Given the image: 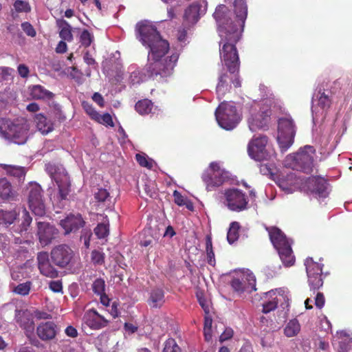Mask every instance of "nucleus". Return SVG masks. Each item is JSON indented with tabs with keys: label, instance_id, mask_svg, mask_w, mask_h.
<instances>
[{
	"label": "nucleus",
	"instance_id": "774afa93",
	"mask_svg": "<svg viewBox=\"0 0 352 352\" xmlns=\"http://www.w3.org/2000/svg\"><path fill=\"white\" fill-rule=\"evenodd\" d=\"M91 236H92V232H85V234H83L80 236V239H84V244H85L86 248H89V247Z\"/></svg>",
	"mask_w": 352,
	"mask_h": 352
},
{
	"label": "nucleus",
	"instance_id": "c9c22d12",
	"mask_svg": "<svg viewBox=\"0 0 352 352\" xmlns=\"http://www.w3.org/2000/svg\"><path fill=\"white\" fill-rule=\"evenodd\" d=\"M206 249L207 255V262L210 265H216L215 253L212 246V238L211 235L206 236Z\"/></svg>",
	"mask_w": 352,
	"mask_h": 352
},
{
	"label": "nucleus",
	"instance_id": "b1692460",
	"mask_svg": "<svg viewBox=\"0 0 352 352\" xmlns=\"http://www.w3.org/2000/svg\"><path fill=\"white\" fill-rule=\"evenodd\" d=\"M16 196V192L12 183L6 177L0 179V198L4 201H12Z\"/></svg>",
	"mask_w": 352,
	"mask_h": 352
},
{
	"label": "nucleus",
	"instance_id": "ea45409f",
	"mask_svg": "<svg viewBox=\"0 0 352 352\" xmlns=\"http://www.w3.org/2000/svg\"><path fill=\"white\" fill-rule=\"evenodd\" d=\"M32 286L31 280H27L25 283H21L14 287L12 291L18 295L26 296L30 293Z\"/></svg>",
	"mask_w": 352,
	"mask_h": 352
},
{
	"label": "nucleus",
	"instance_id": "13d9d810",
	"mask_svg": "<svg viewBox=\"0 0 352 352\" xmlns=\"http://www.w3.org/2000/svg\"><path fill=\"white\" fill-rule=\"evenodd\" d=\"M325 304V297L323 293L318 292L315 298V305L318 308H322Z\"/></svg>",
	"mask_w": 352,
	"mask_h": 352
},
{
	"label": "nucleus",
	"instance_id": "c85d7f7f",
	"mask_svg": "<svg viewBox=\"0 0 352 352\" xmlns=\"http://www.w3.org/2000/svg\"><path fill=\"white\" fill-rule=\"evenodd\" d=\"M30 95L35 100H51L54 96V94L40 85H33L31 87Z\"/></svg>",
	"mask_w": 352,
	"mask_h": 352
},
{
	"label": "nucleus",
	"instance_id": "cd10ccee",
	"mask_svg": "<svg viewBox=\"0 0 352 352\" xmlns=\"http://www.w3.org/2000/svg\"><path fill=\"white\" fill-rule=\"evenodd\" d=\"M201 6V3H198V1H195L194 3H190L185 10L184 16L185 19L190 23L197 22L200 16Z\"/></svg>",
	"mask_w": 352,
	"mask_h": 352
},
{
	"label": "nucleus",
	"instance_id": "5701e85b",
	"mask_svg": "<svg viewBox=\"0 0 352 352\" xmlns=\"http://www.w3.org/2000/svg\"><path fill=\"white\" fill-rule=\"evenodd\" d=\"M95 203L102 210L111 209L113 207L114 202L107 188H98L94 193Z\"/></svg>",
	"mask_w": 352,
	"mask_h": 352
},
{
	"label": "nucleus",
	"instance_id": "39448f33",
	"mask_svg": "<svg viewBox=\"0 0 352 352\" xmlns=\"http://www.w3.org/2000/svg\"><path fill=\"white\" fill-rule=\"evenodd\" d=\"M29 126L25 121L0 118V135L14 144H23L28 140Z\"/></svg>",
	"mask_w": 352,
	"mask_h": 352
},
{
	"label": "nucleus",
	"instance_id": "2f4dec72",
	"mask_svg": "<svg viewBox=\"0 0 352 352\" xmlns=\"http://www.w3.org/2000/svg\"><path fill=\"white\" fill-rule=\"evenodd\" d=\"M0 166L3 168L8 175L16 177L18 180H24L26 176V170L23 166H14V165L3 164Z\"/></svg>",
	"mask_w": 352,
	"mask_h": 352
},
{
	"label": "nucleus",
	"instance_id": "9d476101",
	"mask_svg": "<svg viewBox=\"0 0 352 352\" xmlns=\"http://www.w3.org/2000/svg\"><path fill=\"white\" fill-rule=\"evenodd\" d=\"M272 116L270 105L263 103L261 105H254L251 107L250 116L248 118V123L251 130H256L257 128L267 127Z\"/></svg>",
	"mask_w": 352,
	"mask_h": 352
},
{
	"label": "nucleus",
	"instance_id": "79ce46f5",
	"mask_svg": "<svg viewBox=\"0 0 352 352\" xmlns=\"http://www.w3.org/2000/svg\"><path fill=\"white\" fill-rule=\"evenodd\" d=\"M162 352H181L180 348L177 344L175 339L168 338L165 341Z\"/></svg>",
	"mask_w": 352,
	"mask_h": 352
},
{
	"label": "nucleus",
	"instance_id": "6e6d98bb",
	"mask_svg": "<svg viewBox=\"0 0 352 352\" xmlns=\"http://www.w3.org/2000/svg\"><path fill=\"white\" fill-rule=\"evenodd\" d=\"M50 289L52 291L55 292L56 293H59V292H63V283L60 280H51L50 282Z\"/></svg>",
	"mask_w": 352,
	"mask_h": 352
},
{
	"label": "nucleus",
	"instance_id": "dca6fc26",
	"mask_svg": "<svg viewBox=\"0 0 352 352\" xmlns=\"http://www.w3.org/2000/svg\"><path fill=\"white\" fill-rule=\"evenodd\" d=\"M109 320L105 316L100 315L96 309H87L82 317V324H85L91 329H101L107 327Z\"/></svg>",
	"mask_w": 352,
	"mask_h": 352
},
{
	"label": "nucleus",
	"instance_id": "2eb2a0df",
	"mask_svg": "<svg viewBox=\"0 0 352 352\" xmlns=\"http://www.w3.org/2000/svg\"><path fill=\"white\" fill-rule=\"evenodd\" d=\"M234 13L235 18L234 20H232L233 28L239 32L240 39L248 16L246 0H234Z\"/></svg>",
	"mask_w": 352,
	"mask_h": 352
},
{
	"label": "nucleus",
	"instance_id": "09e8293b",
	"mask_svg": "<svg viewBox=\"0 0 352 352\" xmlns=\"http://www.w3.org/2000/svg\"><path fill=\"white\" fill-rule=\"evenodd\" d=\"M338 352H352V338L345 339L338 343Z\"/></svg>",
	"mask_w": 352,
	"mask_h": 352
},
{
	"label": "nucleus",
	"instance_id": "c756f323",
	"mask_svg": "<svg viewBox=\"0 0 352 352\" xmlns=\"http://www.w3.org/2000/svg\"><path fill=\"white\" fill-rule=\"evenodd\" d=\"M34 120L38 129L43 134L49 133V132L52 131L54 129L53 122L49 120L45 115L41 114V113L36 115Z\"/></svg>",
	"mask_w": 352,
	"mask_h": 352
},
{
	"label": "nucleus",
	"instance_id": "bf43d9fd",
	"mask_svg": "<svg viewBox=\"0 0 352 352\" xmlns=\"http://www.w3.org/2000/svg\"><path fill=\"white\" fill-rule=\"evenodd\" d=\"M17 70L19 74L23 78H26L28 76H29V67H28V66H26L25 64L18 65Z\"/></svg>",
	"mask_w": 352,
	"mask_h": 352
},
{
	"label": "nucleus",
	"instance_id": "bb28decb",
	"mask_svg": "<svg viewBox=\"0 0 352 352\" xmlns=\"http://www.w3.org/2000/svg\"><path fill=\"white\" fill-rule=\"evenodd\" d=\"M33 218L30 215L28 209L24 208L22 210V215L21 218V223L19 226L14 230L15 232H18L21 236H25L28 233L29 228H30L32 223Z\"/></svg>",
	"mask_w": 352,
	"mask_h": 352
},
{
	"label": "nucleus",
	"instance_id": "ddd939ff",
	"mask_svg": "<svg viewBox=\"0 0 352 352\" xmlns=\"http://www.w3.org/2000/svg\"><path fill=\"white\" fill-rule=\"evenodd\" d=\"M225 204L231 211H243L247 209L249 199L245 192L239 188H228L224 192Z\"/></svg>",
	"mask_w": 352,
	"mask_h": 352
},
{
	"label": "nucleus",
	"instance_id": "603ef678",
	"mask_svg": "<svg viewBox=\"0 0 352 352\" xmlns=\"http://www.w3.org/2000/svg\"><path fill=\"white\" fill-rule=\"evenodd\" d=\"M197 300H198L199 305H201V307H202L204 311L207 314H208V313L210 311V305H209L208 301L206 300V299L205 298L203 293H197Z\"/></svg>",
	"mask_w": 352,
	"mask_h": 352
},
{
	"label": "nucleus",
	"instance_id": "a878e982",
	"mask_svg": "<svg viewBox=\"0 0 352 352\" xmlns=\"http://www.w3.org/2000/svg\"><path fill=\"white\" fill-rule=\"evenodd\" d=\"M19 213L16 209L5 210V209L0 208V226L3 228H9L19 218Z\"/></svg>",
	"mask_w": 352,
	"mask_h": 352
},
{
	"label": "nucleus",
	"instance_id": "4468645a",
	"mask_svg": "<svg viewBox=\"0 0 352 352\" xmlns=\"http://www.w3.org/2000/svg\"><path fill=\"white\" fill-rule=\"evenodd\" d=\"M59 231L55 226L48 221H36V235L43 247L50 245L57 239Z\"/></svg>",
	"mask_w": 352,
	"mask_h": 352
},
{
	"label": "nucleus",
	"instance_id": "f257e3e1",
	"mask_svg": "<svg viewBox=\"0 0 352 352\" xmlns=\"http://www.w3.org/2000/svg\"><path fill=\"white\" fill-rule=\"evenodd\" d=\"M137 38L142 45L149 48L148 63L145 65L146 74L152 78H164L173 73L179 59V54L173 53L163 59L168 52L170 44L164 39L156 26L148 21H141L136 24Z\"/></svg>",
	"mask_w": 352,
	"mask_h": 352
},
{
	"label": "nucleus",
	"instance_id": "393cba45",
	"mask_svg": "<svg viewBox=\"0 0 352 352\" xmlns=\"http://www.w3.org/2000/svg\"><path fill=\"white\" fill-rule=\"evenodd\" d=\"M165 302L164 292L163 289L155 288L150 292V296L148 298V304L151 307L160 308Z\"/></svg>",
	"mask_w": 352,
	"mask_h": 352
},
{
	"label": "nucleus",
	"instance_id": "0eeeda50",
	"mask_svg": "<svg viewBox=\"0 0 352 352\" xmlns=\"http://www.w3.org/2000/svg\"><path fill=\"white\" fill-rule=\"evenodd\" d=\"M315 150L311 146H305L294 154H289L285 160V166L298 171L311 173L314 168Z\"/></svg>",
	"mask_w": 352,
	"mask_h": 352
},
{
	"label": "nucleus",
	"instance_id": "aec40b11",
	"mask_svg": "<svg viewBox=\"0 0 352 352\" xmlns=\"http://www.w3.org/2000/svg\"><path fill=\"white\" fill-rule=\"evenodd\" d=\"M58 332V327L52 320L42 322L36 327V334L43 341H50L54 339Z\"/></svg>",
	"mask_w": 352,
	"mask_h": 352
},
{
	"label": "nucleus",
	"instance_id": "8fccbe9b",
	"mask_svg": "<svg viewBox=\"0 0 352 352\" xmlns=\"http://www.w3.org/2000/svg\"><path fill=\"white\" fill-rule=\"evenodd\" d=\"M99 123L104 124V125L111 126L113 127L114 123L113 118L109 113H104L103 115L98 113V121Z\"/></svg>",
	"mask_w": 352,
	"mask_h": 352
},
{
	"label": "nucleus",
	"instance_id": "0e129e2a",
	"mask_svg": "<svg viewBox=\"0 0 352 352\" xmlns=\"http://www.w3.org/2000/svg\"><path fill=\"white\" fill-rule=\"evenodd\" d=\"M221 166L219 163L218 162H211L209 166V168L206 172H209V173H211V175L214 176L217 172H218L219 169L220 168Z\"/></svg>",
	"mask_w": 352,
	"mask_h": 352
},
{
	"label": "nucleus",
	"instance_id": "7c9ffc66",
	"mask_svg": "<svg viewBox=\"0 0 352 352\" xmlns=\"http://www.w3.org/2000/svg\"><path fill=\"white\" fill-rule=\"evenodd\" d=\"M56 25L60 29L59 36L65 41H72L74 36L70 24L65 19H58L56 20Z\"/></svg>",
	"mask_w": 352,
	"mask_h": 352
},
{
	"label": "nucleus",
	"instance_id": "f03ea898",
	"mask_svg": "<svg viewBox=\"0 0 352 352\" xmlns=\"http://www.w3.org/2000/svg\"><path fill=\"white\" fill-rule=\"evenodd\" d=\"M230 10L225 5L216 8L213 17L219 28L221 43L220 58L230 73L238 72L240 60L236 44L240 40V32L233 28V20L228 16Z\"/></svg>",
	"mask_w": 352,
	"mask_h": 352
},
{
	"label": "nucleus",
	"instance_id": "69168bd1",
	"mask_svg": "<svg viewBox=\"0 0 352 352\" xmlns=\"http://www.w3.org/2000/svg\"><path fill=\"white\" fill-rule=\"evenodd\" d=\"M67 44L63 39L59 41L58 44L56 47V52L58 54H64V52H67Z\"/></svg>",
	"mask_w": 352,
	"mask_h": 352
},
{
	"label": "nucleus",
	"instance_id": "338daca9",
	"mask_svg": "<svg viewBox=\"0 0 352 352\" xmlns=\"http://www.w3.org/2000/svg\"><path fill=\"white\" fill-rule=\"evenodd\" d=\"M155 241V239L154 236H150L147 238L142 239V240L140 241V243L141 245H143L144 247H148V245H153L154 242Z\"/></svg>",
	"mask_w": 352,
	"mask_h": 352
},
{
	"label": "nucleus",
	"instance_id": "4be33fe9",
	"mask_svg": "<svg viewBox=\"0 0 352 352\" xmlns=\"http://www.w3.org/2000/svg\"><path fill=\"white\" fill-rule=\"evenodd\" d=\"M228 178V173L221 167L214 177L210 173H204L201 175V179L206 183L208 190H212L216 186H221Z\"/></svg>",
	"mask_w": 352,
	"mask_h": 352
},
{
	"label": "nucleus",
	"instance_id": "6ab92c4d",
	"mask_svg": "<svg viewBox=\"0 0 352 352\" xmlns=\"http://www.w3.org/2000/svg\"><path fill=\"white\" fill-rule=\"evenodd\" d=\"M307 184L309 190L315 197H326L328 196V183L324 177H309Z\"/></svg>",
	"mask_w": 352,
	"mask_h": 352
},
{
	"label": "nucleus",
	"instance_id": "a19ab883",
	"mask_svg": "<svg viewBox=\"0 0 352 352\" xmlns=\"http://www.w3.org/2000/svg\"><path fill=\"white\" fill-rule=\"evenodd\" d=\"M105 281L104 278H96L92 283V290L95 294L101 296L105 291Z\"/></svg>",
	"mask_w": 352,
	"mask_h": 352
},
{
	"label": "nucleus",
	"instance_id": "4c0bfd02",
	"mask_svg": "<svg viewBox=\"0 0 352 352\" xmlns=\"http://www.w3.org/2000/svg\"><path fill=\"white\" fill-rule=\"evenodd\" d=\"M300 331V324L298 320H291L284 328V333L287 337H294Z\"/></svg>",
	"mask_w": 352,
	"mask_h": 352
},
{
	"label": "nucleus",
	"instance_id": "e433bc0d",
	"mask_svg": "<svg viewBox=\"0 0 352 352\" xmlns=\"http://www.w3.org/2000/svg\"><path fill=\"white\" fill-rule=\"evenodd\" d=\"M153 109V103L148 99L140 100L135 104V109L140 115L151 113Z\"/></svg>",
	"mask_w": 352,
	"mask_h": 352
},
{
	"label": "nucleus",
	"instance_id": "37998d69",
	"mask_svg": "<svg viewBox=\"0 0 352 352\" xmlns=\"http://www.w3.org/2000/svg\"><path fill=\"white\" fill-rule=\"evenodd\" d=\"M82 106L85 109V112L90 116V118L95 121H98V112L91 104L89 103V102L84 101L82 102Z\"/></svg>",
	"mask_w": 352,
	"mask_h": 352
},
{
	"label": "nucleus",
	"instance_id": "423d86ee",
	"mask_svg": "<svg viewBox=\"0 0 352 352\" xmlns=\"http://www.w3.org/2000/svg\"><path fill=\"white\" fill-rule=\"evenodd\" d=\"M25 195L30 210L35 216L43 217L46 215L47 204L45 191L39 184L30 182L25 189Z\"/></svg>",
	"mask_w": 352,
	"mask_h": 352
},
{
	"label": "nucleus",
	"instance_id": "72a5a7b5",
	"mask_svg": "<svg viewBox=\"0 0 352 352\" xmlns=\"http://www.w3.org/2000/svg\"><path fill=\"white\" fill-rule=\"evenodd\" d=\"M317 105L322 109H328L332 104V98L325 89H319L316 94Z\"/></svg>",
	"mask_w": 352,
	"mask_h": 352
},
{
	"label": "nucleus",
	"instance_id": "4d7b16f0",
	"mask_svg": "<svg viewBox=\"0 0 352 352\" xmlns=\"http://www.w3.org/2000/svg\"><path fill=\"white\" fill-rule=\"evenodd\" d=\"M173 198H174V201L177 205H179V206L185 205V204H186L185 197L182 196L181 192L177 191V190H175L173 192Z\"/></svg>",
	"mask_w": 352,
	"mask_h": 352
},
{
	"label": "nucleus",
	"instance_id": "864d4df0",
	"mask_svg": "<svg viewBox=\"0 0 352 352\" xmlns=\"http://www.w3.org/2000/svg\"><path fill=\"white\" fill-rule=\"evenodd\" d=\"M135 160L138 162V164L142 167H153V163L151 162V161H148L147 157L142 155V154H136Z\"/></svg>",
	"mask_w": 352,
	"mask_h": 352
},
{
	"label": "nucleus",
	"instance_id": "7ed1b4c3",
	"mask_svg": "<svg viewBox=\"0 0 352 352\" xmlns=\"http://www.w3.org/2000/svg\"><path fill=\"white\" fill-rule=\"evenodd\" d=\"M74 256V252L68 245H56L52 249L50 255L45 251L37 254L38 268L41 274L53 278L58 276V271L52 263L59 268H65L72 263Z\"/></svg>",
	"mask_w": 352,
	"mask_h": 352
},
{
	"label": "nucleus",
	"instance_id": "de8ad7c7",
	"mask_svg": "<svg viewBox=\"0 0 352 352\" xmlns=\"http://www.w3.org/2000/svg\"><path fill=\"white\" fill-rule=\"evenodd\" d=\"M92 39L93 37L91 33L88 32L87 29H84L80 37V42L82 45L85 46V47H88V46L91 45Z\"/></svg>",
	"mask_w": 352,
	"mask_h": 352
},
{
	"label": "nucleus",
	"instance_id": "6e6552de",
	"mask_svg": "<svg viewBox=\"0 0 352 352\" xmlns=\"http://www.w3.org/2000/svg\"><path fill=\"white\" fill-rule=\"evenodd\" d=\"M216 120L224 129L230 130L236 127L241 117L236 106L228 102H222L215 111Z\"/></svg>",
	"mask_w": 352,
	"mask_h": 352
},
{
	"label": "nucleus",
	"instance_id": "473e14b6",
	"mask_svg": "<svg viewBox=\"0 0 352 352\" xmlns=\"http://www.w3.org/2000/svg\"><path fill=\"white\" fill-rule=\"evenodd\" d=\"M229 79V76L226 72L221 73L219 76V82L216 87V91L219 96H224L226 92L230 89Z\"/></svg>",
	"mask_w": 352,
	"mask_h": 352
},
{
	"label": "nucleus",
	"instance_id": "f8f14e48",
	"mask_svg": "<svg viewBox=\"0 0 352 352\" xmlns=\"http://www.w3.org/2000/svg\"><path fill=\"white\" fill-rule=\"evenodd\" d=\"M269 139L267 135H254L248 144V152L250 157L256 161H263L270 157L267 148Z\"/></svg>",
	"mask_w": 352,
	"mask_h": 352
},
{
	"label": "nucleus",
	"instance_id": "49530a36",
	"mask_svg": "<svg viewBox=\"0 0 352 352\" xmlns=\"http://www.w3.org/2000/svg\"><path fill=\"white\" fill-rule=\"evenodd\" d=\"M94 232L96 235L99 239H104V237L108 236L109 232V229L108 225H105V223H99L96 228L94 229Z\"/></svg>",
	"mask_w": 352,
	"mask_h": 352
},
{
	"label": "nucleus",
	"instance_id": "c03bdc74",
	"mask_svg": "<svg viewBox=\"0 0 352 352\" xmlns=\"http://www.w3.org/2000/svg\"><path fill=\"white\" fill-rule=\"evenodd\" d=\"M13 6L15 10L18 12H29L31 10V7L28 1L16 0L14 1Z\"/></svg>",
	"mask_w": 352,
	"mask_h": 352
},
{
	"label": "nucleus",
	"instance_id": "3c124183",
	"mask_svg": "<svg viewBox=\"0 0 352 352\" xmlns=\"http://www.w3.org/2000/svg\"><path fill=\"white\" fill-rule=\"evenodd\" d=\"M105 259V254L101 251L93 250L91 252V261L94 264H103Z\"/></svg>",
	"mask_w": 352,
	"mask_h": 352
},
{
	"label": "nucleus",
	"instance_id": "58836bf2",
	"mask_svg": "<svg viewBox=\"0 0 352 352\" xmlns=\"http://www.w3.org/2000/svg\"><path fill=\"white\" fill-rule=\"evenodd\" d=\"M240 229V223L237 221H232L230 225L229 230L227 232V240L228 243H233L237 241L239 234V230Z\"/></svg>",
	"mask_w": 352,
	"mask_h": 352
},
{
	"label": "nucleus",
	"instance_id": "9b49d317",
	"mask_svg": "<svg viewBox=\"0 0 352 352\" xmlns=\"http://www.w3.org/2000/svg\"><path fill=\"white\" fill-rule=\"evenodd\" d=\"M305 265L309 285L311 289L316 291L324 284V274L322 272L324 265L317 263L312 257H307L305 260Z\"/></svg>",
	"mask_w": 352,
	"mask_h": 352
},
{
	"label": "nucleus",
	"instance_id": "1a4fd4ad",
	"mask_svg": "<svg viewBox=\"0 0 352 352\" xmlns=\"http://www.w3.org/2000/svg\"><path fill=\"white\" fill-rule=\"evenodd\" d=\"M296 126L292 117H282L278 121V142L282 152L294 144Z\"/></svg>",
	"mask_w": 352,
	"mask_h": 352
},
{
	"label": "nucleus",
	"instance_id": "5fc2aeb1",
	"mask_svg": "<svg viewBox=\"0 0 352 352\" xmlns=\"http://www.w3.org/2000/svg\"><path fill=\"white\" fill-rule=\"evenodd\" d=\"M21 28L27 34L28 36H31V37H34L36 36V32L33 27V25L30 23V22H23L21 24Z\"/></svg>",
	"mask_w": 352,
	"mask_h": 352
},
{
	"label": "nucleus",
	"instance_id": "20e7f679",
	"mask_svg": "<svg viewBox=\"0 0 352 352\" xmlns=\"http://www.w3.org/2000/svg\"><path fill=\"white\" fill-rule=\"evenodd\" d=\"M265 229L283 265L285 266L294 265L295 256L293 254L291 243H289L285 234L277 227H265Z\"/></svg>",
	"mask_w": 352,
	"mask_h": 352
},
{
	"label": "nucleus",
	"instance_id": "680f3d73",
	"mask_svg": "<svg viewBox=\"0 0 352 352\" xmlns=\"http://www.w3.org/2000/svg\"><path fill=\"white\" fill-rule=\"evenodd\" d=\"M233 335V330L232 329H226V330L221 333L219 336V341L223 342L226 341V340L230 339Z\"/></svg>",
	"mask_w": 352,
	"mask_h": 352
},
{
	"label": "nucleus",
	"instance_id": "a211bd4d",
	"mask_svg": "<svg viewBox=\"0 0 352 352\" xmlns=\"http://www.w3.org/2000/svg\"><path fill=\"white\" fill-rule=\"evenodd\" d=\"M231 286L234 291L240 293L244 291H256V276L253 275L252 272H249L243 275L241 280L234 278L231 281Z\"/></svg>",
	"mask_w": 352,
	"mask_h": 352
},
{
	"label": "nucleus",
	"instance_id": "f3484780",
	"mask_svg": "<svg viewBox=\"0 0 352 352\" xmlns=\"http://www.w3.org/2000/svg\"><path fill=\"white\" fill-rule=\"evenodd\" d=\"M14 319L16 322L25 330L30 337L34 331V315L29 309H16Z\"/></svg>",
	"mask_w": 352,
	"mask_h": 352
},
{
	"label": "nucleus",
	"instance_id": "a18cd8bd",
	"mask_svg": "<svg viewBox=\"0 0 352 352\" xmlns=\"http://www.w3.org/2000/svg\"><path fill=\"white\" fill-rule=\"evenodd\" d=\"M278 304V300L277 297H272L268 301H266L263 304V312L269 313L272 311V310L276 309L277 308Z\"/></svg>",
	"mask_w": 352,
	"mask_h": 352
},
{
	"label": "nucleus",
	"instance_id": "412c9836",
	"mask_svg": "<svg viewBox=\"0 0 352 352\" xmlns=\"http://www.w3.org/2000/svg\"><path fill=\"white\" fill-rule=\"evenodd\" d=\"M85 222L80 213L69 214L60 221V226L64 229L65 234L75 232L83 228Z\"/></svg>",
	"mask_w": 352,
	"mask_h": 352
},
{
	"label": "nucleus",
	"instance_id": "f704fd0d",
	"mask_svg": "<svg viewBox=\"0 0 352 352\" xmlns=\"http://www.w3.org/2000/svg\"><path fill=\"white\" fill-rule=\"evenodd\" d=\"M56 182L58 188V193L57 198L60 202V207H63L64 204H63L62 201H65V199H67V196L69 193L70 184L67 177L65 178L64 182H60L58 181V179H56Z\"/></svg>",
	"mask_w": 352,
	"mask_h": 352
},
{
	"label": "nucleus",
	"instance_id": "052dcab7",
	"mask_svg": "<svg viewBox=\"0 0 352 352\" xmlns=\"http://www.w3.org/2000/svg\"><path fill=\"white\" fill-rule=\"evenodd\" d=\"M92 100L100 107H104L105 104L104 99L100 93H94L92 95Z\"/></svg>",
	"mask_w": 352,
	"mask_h": 352
},
{
	"label": "nucleus",
	"instance_id": "e2e57ef3",
	"mask_svg": "<svg viewBox=\"0 0 352 352\" xmlns=\"http://www.w3.org/2000/svg\"><path fill=\"white\" fill-rule=\"evenodd\" d=\"M65 333L67 336L72 338H76L78 335V331L75 327L73 326H67L65 329Z\"/></svg>",
	"mask_w": 352,
	"mask_h": 352
}]
</instances>
